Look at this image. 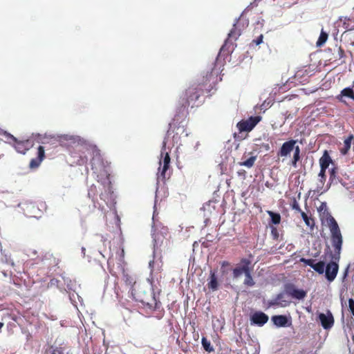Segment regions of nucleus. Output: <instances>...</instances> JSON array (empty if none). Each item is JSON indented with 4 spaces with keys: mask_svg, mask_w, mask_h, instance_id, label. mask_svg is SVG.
Wrapping results in <instances>:
<instances>
[{
    "mask_svg": "<svg viewBox=\"0 0 354 354\" xmlns=\"http://www.w3.org/2000/svg\"><path fill=\"white\" fill-rule=\"evenodd\" d=\"M326 221L331 234L332 245L334 248V253L329 251L330 261L326 265L324 261L315 263V260L305 258H301L299 261L306 266H309L320 274L325 272L326 279L329 282H332L336 278L339 270L338 262L340 259L343 239L339 225L334 217L328 214Z\"/></svg>",
    "mask_w": 354,
    "mask_h": 354,
    "instance_id": "obj_1",
    "label": "nucleus"
},
{
    "mask_svg": "<svg viewBox=\"0 0 354 354\" xmlns=\"http://www.w3.org/2000/svg\"><path fill=\"white\" fill-rule=\"evenodd\" d=\"M223 70V63L218 61L214 62L213 67L203 72L198 82L189 86L181 95L182 108L185 109L190 104L193 105L205 93L210 92L215 85L221 81L222 78L219 77V75Z\"/></svg>",
    "mask_w": 354,
    "mask_h": 354,
    "instance_id": "obj_2",
    "label": "nucleus"
},
{
    "mask_svg": "<svg viewBox=\"0 0 354 354\" xmlns=\"http://www.w3.org/2000/svg\"><path fill=\"white\" fill-rule=\"evenodd\" d=\"M248 26V21L246 20L241 18L236 20L233 25V28L228 33L227 38L225 39L224 44L221 48L215 62L219 60L220 62L223 63V65L225 64V57L228 56L234 50L233 41L237 40L243 29Z\"/></svg>",
    "mask_w": 354,
    "mask_h": 354,
    "instance_id": "obj_3",
    "label": "nucleus"
},
{
    "mask_svg": "<svg viewBox=\"0 0 354 354\" xmlns=\"http://www.w3.org/2000/svg\"><path fill=\"white\" fill-rule=\"evenodd\" d=\"M64 141H71L74 142L75 138L72 136H68L67 135L61 136L57 139L55 137H51L50 138H47L42 142L43 145L39 146L37 148V157L35 158L31 159L29 167L32 169H37L39 167L41 162L45 158V149L48 148V145H52L53 147H56L58 144L62 145Z\"/></svg>",
    "mask_w": 354,
    "mask_h": 354,
    "instance_id": "obj_4",
    "label": "nucleus"
},
{
    "mask_svg": "<svg viewBox=\"0 0 354 354\" xmlns=\"http://www.w3.org/2000/svg\"><path fill=\"white\" fill-rule=\"evenodd\" d=\"M167 138H165L161 148L160 159L159 161L158 171L157 173V180L165 182L167 178H169V174L167 171L170 167L171 158L169 153L166 151Z\"/></svg>",
    "mask_w": 354,
    "mask_h": 354,
    "instance_id": "obj_5",
    "label": "nucleus"
},
{
    "mask_svg": "<svg viewBox=\"0 0 354 354\" xmlns=\"http://www.w3.org/2000/svg\"><path fill=\"white\" fill-rule=\"evenodd\" d=\"M178 115H176L172 122L169 123V127L167 130V136L172 135L173 142L177 144L182 136H187L186 129L183 122H178Z\"/></svg>",
    "mask_w": 354,
    "mask_h": 354,
    "instance_id": "obj_6",
    "label": "nucleus"
},
{
    "mask_svg": "<svg viewBox=\"0 0 354 354\" xmlns=\"http://www.w3.org/2000/svg\"><path fill=\"white\" fill-rule=\"evenodd\" d=\"M0 136H3L8 143H14L15 149L21 153H26L33 146V142L31 140H17V139L6 131L0 129Z\"/></svg>",
    "mask_w": 354,
    "mask_h": 354,
    "instance_id": "obj_7",
    "label": "nucleus"
},
{
    "mask_svg": "<svg viewBox=\"0 0 354 354\" xmlns=\"http://www.w3.org/2000/svg\"><path fill=\"white\" fill-rule=\"evenodd\" d=\"M91 169L98 177L100 175H106L104 163L99 155H96L91 159Z\"/></svg>",
    "mask_w": 354,
    "mask_h": 354,
    "instance_id": "obj_8",
    "label": "nucleus"
},
{
    "mask_svg": "<svg viewBox=\"0 0 354 354\" xmlns=\"http://www.w3.org/2000/svg\"><path fill=\"white\" fill-rule=\"evenodd\" d=\"M253 267L251 266V261L248 259L243 258L240 261L239 264L233 269V277L234 278L239 277L242 274H246Z\"/></svg>",
    "mask_w": 354,
    "mask_h": 354,
    "instance_id": "obj_9",
    "label": "nucleus"
},
{
    "mask_svg": "<svg viewBox=\"0 0 354 354\" xmlns=\"http://www.w3.org/2000/svg\"><path fill=\"white\" fill-rule=\"evenodd\" d=\"M261 120L260 116L250 117L248 120L238 122L237 128L240 132L250 131Z\"/></svg>",
    "mask_w": 354,
    "mask_h": 354,
    "instance_id": "obj_10",
    "label": "nucleus"
},
{
    "mask_svg": "<svg viewBox=\"0 0 354 354\" xmlns=\"http://www.w3.org/2000/svg\"><path fill=\"white\" fill-rule=\"evenodd\" d=\"M286 293L292 298L297 299H303L306 296V292L302 289H297L295 285L292 283H287L284 286Z\"/></svg>",
    "mask_w": 354,
    "mask_h": 354,
    "instance_id": "obj_11",
    "label": "nucleus"
},
{
    "mask_svg": "<svg viewBox=\"0 0 354 354\" xmlns=\"http://www.w3.org/2000/svg\"><path fill=\"white\" fill-rule=\"evenodd\" d=\"M322 326L326 329H330L334 325V317L330 310H327L326 313H319L318 315Z\"/></svg>",
    "mask_w": 354,
    "mask_h": 354,
    "instance_id": "obj_12",
    "label": "nucleus"
},
{
    "mask_svg": "<svg viewBox=\"0 0 354 354\" xmlns=\"http://www.w3.org/2000/svg\"><path fill=\"white\" fill-rule=\"evenodd\" d=\"M297 143V140H290L288 141L285 142L282 146L281 147L280 149L279 150L277 155L278 156L281 157H286L291 151H293L295 148V145Z\"/></svg>",
    "mask_w": 354,
    "mask_h": 354,
    "instance_id": "obj_13",
    "label": "nucleus"
},
{
    "mask_svg": "<svg viewBox=\"0 0 354 354\" xmlns=\"http://www.w3.org/2000/svg\"><path fill=\"white\" fill-rule=\"evenodd\" d=\"M250 320L252 324L262 326L268 321V316L263 312L257 311L252 315Z\"/></svg>",
    "mask_w": 354,
    "mask_h": 354,
    "instance_id": "obj_14",
    "label": "nucleus"
},
{
    "mask_svg": "<svg viewBox=\"0 0 354 354\" xmlns=\"http://www.w3.org/2000/svg\"><path fill=\"white\" fill-rule=\"evenodd\" d=\"M215 270H210L209 277L208 279L207 287L212 291H215L218 288V281Z\"/></svg>",
    "mask_w": 354,
    "mask_h": 354,
    "instance_id": "obj_15",
    "label": "nucleus"
},
{
    "mask_svg": "<svg viewBox=\"0 0 354 354\" xmlns=\"http://www.w3.org/2000/svg\"><path fill=\"white\" fill-rule=\"evenodd\" d=\"M319 162L320 168L326 170L330 164L333 162L332 158L330 156L328 151H324L322 156L319 158Z\"/></svg>",
    "mask_w": 354,
    "mask_h": 354,
    "instance_id": "obj_16",
    "label": "nucleus"
},
{
    "mask_svg": "<svg viewBox=\"0 0 354 354\" xmlns=\"http://www.w3.org/2000/svg\"><path fill=\"white\" fill-rule=\"evenodd\" d=\"M272 321L277 327H285L288 322V318L285 315H274L272 317Z\"/></svg>",
    "mask_w": 354,
    "mask_h": 354,
    "instance_id": "obj_17",
    "label": "nucleus"
},
{
    "mask_svg": "<svg viewBox=\"0 0 354 354\" xmlns=\"http://www.w3.org/2000/svg\"><path fill=\"white\" fill-rule=\"evenodd\" d=\"M343 23V27L346 30H354V16L342 17L339 19Z\"/></svg>",
    "mask_w": 354,
    "mask_h": 354,
    "instance_id": "obj_18",
    "label": "nucleus"
},
{
    "mask_svg": "<svg viewBox=\"0 0 354 354\" xmlns=\"http://www.w3.org/2000/svg\"><path fill=\"white\" fill-rule=\"evenodd\" d=\"M151 299L150 301L142 299L141 302L146 305L151 310L158 309L160 306V302L156 301L153 292H151Z\"/></svg>",
    "mask_w": 354,
    "mask_h": 354,
    "instance_id": "obj_19",
    "label": "nucleus"
},
{
    "mask_svg": "<svg viewBox=\"0 0 354 354\" xmlns=\"http://www.w3.org/2000/svg\"><path fill=\"white\" fill-rule=\"evenodd\" d=\"M284 295L283 293L277 295L274 300L269 302V305L271 306H279L282 307L287 306L290 302L283 299Z\"/></svg>",
    "mask_w": 354,
    "mask_h": 354,
    "instance_id": "obj_20",
    "label": "nucleus"
},
{
    "mask_svg": "<svg viewBox=\"0 0 354 354\" xmlns=\"http://www.w3.org/2000/svg\"><path fill=\"white\" fill-rule=\"evenodd\" d=\"M354 139L353 135L351 134L344 141V147L340 149V152L343 155H346L351 149V142Z\"/></svg>",
    "mask_w": 354,
    "mask_h": 354,
    "instance_id": "obj_21",
    "label": "nucleus"
},
{
    "mask_svg": "<svg viewBox=\"0 0 354 354\" xmlns=\"http://www.w3.org/2000/svg\"><path fill=\"white\" fill-rule=\"evenodd\" d=\"M342 96L354 100V91L351 88H345L341 91L340 95L337 96V99L342 100Z\"/></svg>",
    "mask_w": 354,
    "mask_h": 354,
    "instance_id": "obj_22",
    "label": "nucleus"
},
{
    "mask_svg": "<svg viewBox=\"0 0 354 354\" xmlns=\"http://www.w3.org/2000/svg\"><path fill=\"white\" fill-rule=\"evenodd\" d=\"M305 224L309 227L310 229H313L315 226V221L313 218L309 217L304 212H301L300 213Z\"/></svg>",
    "mask_w": 354,
    "mask_h": 354,
    "instance_id": "obj_23",
    "label": "nucleus"
},
{
    "mask_svg": "<svg viewBox=\"0 0 354 354\" xmlns=\"http://www.w3.org/2000/svg\"><path fill=\"white\" fill-rule=\"evenodd\" d=\"M268 214L271 218V223L274 225L279 224L281 222V215L279 213L272 211H267Z\"/></svg>",
    "mask_w": 354,
    "mask_h": 354,
    "instance_id": "obj_24",
    "label": "nucleus"
},
{
    "mask_svg": "<svg viewBox=\"0 0 354 354\" xmlns=\"http://www.w3.org/2000/svg\"><path fill=\"white\" fill-rule=\"evenodd\" d=\"M252 270L253 268L250 270H249L248 273L245 274V279L244 280V284L249 287L253 286L255 283L252 276Z\"/></svg>",
    "mask_w": 354,
    "mask_h": 354,
    "instance_id": "obj_25",
    "label": "nucleus"
},
{
    "mask_svg": "<svg viewBox=\"0 0 354 354\" xmlns=\"http://www.w3.org/2000/svg\"><path fill=\"white\" fill-rule=\"evenodd\" d=\"M201 344L204 348V350L208 353H212L214 351L213 346L211 345V343L205 337H202Z\"/></svg>",
    "mask_w": 354,
    "mask_h": 354,
    "instance_id": "obj_26",
    "label": "nucleus"
},
{
    "mask_svg": "<svg viewBox=\"0 0 354 354\" xmlns=\"http://www.w3.org/2000/svg\"><path fill=\"white\" fill-rule=\"evenodd\" d=\"M328 37V33L322 30L316 43L317 46H322L327 41Z\"/></svg>",
    "mask_w": 354,
    "mask_h": 354,
    "instance_id": "obj_27",
    "label": "nucleus"
},
{
    "mask_svg": "<svg viewBox=\"0 0 354 354\" xmlns=\"http://www.w3.org/2000/svg\"><path fill=\"white\" fill-rule=\"evenodd\" d=\"M256 160L257 156H252L245 160H243V162H240V165L242 166H245L248 168H250L254 165Z\"/></svg>",
    "mask_w": 354,
    "mask_h": 354,
    "instance_id": "obj_28",
    "label": "nucleus"
},
{
    "mask_svg": "<svg viewBox=\"0 0 354 354\" xmlns=\"http://www.w3.org/2000/svg\"><path fill=\"white\" fill-rule=\"evenodd\" d=\"M97 187L94 185H92L88 191V196L89 198H91L93 200H94L95 198V197L97 196Z\"/></svg>",
    "mask_w": 354,
    "mask_h": 354,
    "instance_id": "obj_29",
    "label": "nucleus"
},
{
    "mask_svg": "<svg viewBox=\"0 0 354 354\" xmlns=\"http://www.w3.org/2000/svg\"><path fill=\"white\" fill-rule=\"evenodd\" d=\"M326 169H322L320 168V171L319 173V183L321 184L320 185V188L322 189L325 183V181H326Z\"/></svg>",
    "mask_w": 354,
    "mask_h": 354,
    "instance_id": "obj_30",
    "label": "nucleus"
},
{
    "mask_svg": "<svg viewBox=\"0 0 354 354\" xmlns=\"http://www.w3.org/2000/svg\"><path fill=\"white\" fill-rule=\"evenodd\" d=\"M337 170L336 167H333L330 170L329 181L330 183H333L335 180Z\"/></svg>",
    "mask_w": 354,
    "mask_h": 354,
    "instance_id": "obj_31",
    "label": "nucleus"
},
{
    "mask_svg": "<svg viewBox=\"0 0 354 354\" xmlns=\"http://www.w3.org/2000/svg\"><path fill=\"white\" fill-rule=\"evenodd\" d=\"M271 236L273 240L278 241L279 238V233L277 227H271Z\"/></svg>",
    "mask_w": 354,
    "mask_h": 354,
    "instance_id": "obj_32",
    "label": "nucleus"
},
{
    "mask_svg": "<svg viewBox=\"0 0 354 354\" xmlns=\"http://www.w3.org/2000/svg\"><path fill=\"white\" fill-rule=\"evenodd\" d=\"M107 265H108V268L109 270V272H111V274L112 275H115V273L113 272V267L114 266V262H113V257H109L107 260Z\"/></svg>",
    "mask_w": 354,
    "mask_h": 354,
    "instance_id": "obj_33",
    "label": "nucleus"
},
{
    "mask_svg": "<svg viewBox=\"0 0 354 354\" xmlns=\"http://www.w3.org/2000/svg\"><path fill=\"white\" fill-rule=\"evenodd\" d=\"M263 35L261 34L257 39L252 41L251 45L258 46L263 42Z\"/></svg>",
    "mask_w": 354,
    "mask_h": 354,
    "instance_id": "obj_34",
    "label": "nucleus"
},
{
    "mask_svg": "<svg viewBox=\"0 0 354 354\" xmlns=\"http://www.w3.org/2000/svg\"><path fill=\"white\" fill-rule=\"evenodd\" d=\"M348 310L354 317V300L352 298L348 299Z\"/></svg>",
    "mask_w": 354,
    "mask_h": 354,
    "instance_id": "obj_35",
    "label": "nucleus"
},
{
    "mask_svg": "<svg viewBox=\"0 0 354 354\" xmlns=\"http://www.w3.org/2000/svg\"><path fill=\"white\" fill-rule=\"evenodd\" d=\"M291 207H292V209H294V210L297 211V212H299V213H301V212H303V211L301 209V208H300V207H299V205L298 203H297L295 200H294V201H293V202H292V203L291 204Z\"/></svg>",
    "mask_w": 354,
    "mask_h": 354,
    "instance_id": "obj_36",
    "label": "nucleus"
},
{
    "mask_svg": "<svg viewBox=\"0 0 354 354\" xmlns=\"http://www.w3.org/2000/svg\"><path fill=\"white\" fill-rule=\"evenodd\" d=\"M299 159H300V155H297V154L293 155V158L291 161V164L294 167H297V162L299 160Z\"/></svg>",
    "mask_w": 354,
    "mask_h": 354,
    "instance_id": "obj_37",
    "label": "nucleus"
},
{
    "mask_svg": "<svg viewBox=\"0 0 354 354\" xmlns=\"http://www.w3.org/2000/svg\"><path fill=\"white\" fill-rule=\"evenodd\" d=\"M338 55L339 59H342L345 57L344 50L341 46L339 47L338 48Z\"/></svg>",
    "mask_w": 354,
    "mask_h": 354,
    "instance_id": "obj_38",
    "label": "nucleus"
},
{
    "mask_svg": "<svg viewBox=\"0 0 354 354\" xmlns=\"http://www.w3.org/2000/svg\"><path fill=\"white\" fill-rule=\"evenodd\" d=\"M293 150H294V154L300 155V148L299 146L295 145V148Z\"/></svg>",
    "mask_w": 354,
    "mask_h": 354,
    "instance_id": "obj_39",
    "label": "nucleus"
},
{
    "mask_svg": "<svg viewBox=\"0 0 354 354\" xmlns=\"http://www.w3.org/2000/svg\"><path fill=\"white\" fill-rule=\"evenodd\" d=\"M120 261H123V258H124V251L123 249H122L120 251Z\"/></svg>",
    "mask_w": 354,
    "mask_h": 354,
    "instance_id": "obj_40",
    "label": "nucleus"
},
{
    "mask_svg": "<svg viewBox=\"0 0 354 354\" xmlns=\"http://www.w3.org/2000/svg\"><path fill=\"white\" fill-rule=\"evenodd\" d=\"M227 266H229V263L227 261H223L222 263V266L223 267Z\"/></svg>",
    "mask_w": 354,
    "mask_h": 354,
    "instance_id": "obj_41",
    "label": "nucleus"
},
{
    "mask_svg": "<svg viewBox=\"0 0 354 354\" xmlns=\"http://www.w3.org/2000/svg\"><path fill=\"white\" fill-rule=\"evenodd\" d=\"M153 263H154L153 261H151L149 262V267L152 268V267H153Z\"/></svg>",
    "mask_w": 354,
    "mask_h": 354,
    "instance_id": "obj_42",
    "label": "nucleus"
},
{
    "mask_svg": "<svg viewBox=\"0 0 354 354\" xmlns=\"http://www.w3.org/2000/svg\"><path fill=\"white\" fill-rule=\"evenodd\" d=\"M81 160H82V164H84V162H86V160H84L82 159ZM79 164H80V165H81V163H80V162Z\"/></svg>",
    "mask_w": 354,
    "mask_h": 354,
    "instance_id": "obj_43",
    "label": "nucleus"
},
{
    "mask_svg": "<svg viewBox=\"0 0 354 354\" xmlns=\"http://www.w3.org/2000/svg\"><path fill=\"white\" fill-rule=\"evenodd\" d=\"M3 324L0 322V330L3 328Z\"/></svg>",
    "mask_w": 354,
    "mask_h": 354,
    "instance_id": "obj_44",
    "label": "nucleus"
},
{
    "mask_svg": "<svg viewBox=\"0 0 354 354\" xmlns=\"http://www.w3.org/2000/svg\"><path fill=\"white\" fill-rule=\"evenodd\" d=\"M100 198H101V199H103L102 194H100Z\"/></svg>",
    "mask_w": 354,
    "mask_h": 354,
    "instance_id": "obj_45",
    "label": "nucleus"
}]
</instances>
